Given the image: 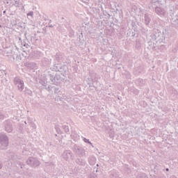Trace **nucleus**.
<instances>
[{
    "instance_id": "nucleus-17",
    "label": "nucleus",
    "mask_w": 178,
    "mask_h": 178,
    "mask_svg": "<svg viewBox=\"0 0 178 178\" xmlns=\"http://www.w3.org/2000/svg\"><path fill=\"white\" fill-rule=\"evenodd\" d=\"M90 178H98V177L97 176V175L92 174L90 175Z\"/></svg>"
},
{
    "instance_id": "nucleus-3",
    "label": "nucleus",
    "mask_w": 178,
    "mask_h": 178,
    "mask_svg": "<svg viewBox=\"0 0 178 178\" xmlns=\"http://www.w3.org/2000/svg\"><path fill=\"white\" fill-rule=\"evenodd\" d=\"M73 151L76 155H78V156H80V158L86 156V149L80 146L75 145L73 147Z\"/></svg>"
},
{
    "instance_id": "nucleus-25",
    "label": "nucleus",
    "mask_w": 178,
    "mask_h": 178,
    "mask_svg": "<svg viewBox=\"0 0 178 178\" xmlns=\"http://www.w3.org/2000/svg\"><path fill=\"white\" fill-rule=\"evenodd\" d=\"M166 172H169V168L165 169Z\"/></svg>"
},
{
    "instance_id": "nucleus-19",
    "label": "nucleus",
    "mask_w": 178,
    "mask_h": 178,
    "mask_svg": "<svg viewBox=\"0 0 178 178\" xmlns=\"http://www.w3.org/2000/svg\"><path fill=\"white\" fill-rule=\"evenodd\" d=\"M83 2L88 5V3H90V0H83Z\"/></svg>"
},
{
    "instance_id": "nucleus-27",
    "label": "nucleus",
    "mask_w": 178,
    "mask_h": 178,
    "mask_svg": "<svg viewBox=\"0 0 178 178\" xmlns=\"http://www.w3.org/2000/svg\"><path fill=\"white\" fill-rule=\"evenodd\" d=\"M42 86H45V82L44 83H42Z\"/></svg>"
},
{
    "instance_id": "nucleus-29",
    "label": "nucleus",
    "mask_w": 178,
    "mask_h": 178,
    "mask_svg": "<svg viewBox=\"0 0 178 178\" xmlns=\"http://www.w3.org/2000/svg\"><path fill=\"white\" fill-rule=\"evenodd\" d=\"M3 13H4V14L6 13V11H3Z\"/></svg>"
},
{
    "instance_id": "nucleus-6",
    "label": "nucleus",
    "mask_w": 178,
    "mask_h": 178,
    "mask_svg": "<svg viewBox=\"0 0 178 178\" xmlns=\"http://www.w3.org/2000/svg\"><path fill=\"white\" fill-rule=\"evenodd\" d=\"M168 14L171 17L175 14L177 13L178 12V5L177 4H170L168 6Z\"/></svg>"
},
{
    "instance_id": "nucleus-26",
    "label": "nucleus",
    "mask_w": 178,
    "mask_h": 178,
    "mask_svg": "<svg viewBox=\"0 0 178 178\" xmlns=\"http://www.w3.org/2000/svg\"><path fill=\"white\" fill-rule=\"evenodd\" d=\"M25 47H26V48H27V47H29V44L25 45Z\"/></svg>"
},
{
    "instance_id": "nucleus-14",
    "label": "nucleus",
    "mask_w": 178,
    "mask_h": 178,
    "mask_svg": "<svg viewBox=\"0 0 178 178\" xmlns=\"http://www.w3.org/2000/svg\"><path fill=\"white\" fill-rule=\"evenodd\" d=\"M83 141H84V143H88V144H90V145H92V143L90 141V140H88L86 138H83Z\"/></svg>"
},
{
    "instance_id": "nucleus-2",
    "label": "nucleus",
    "mask_w": 178,
    "mask_h": 178,
    "mask_svg": "<svg viewBox=\"0 0 178 178\" xmlns=\"http://www.w3.org/2000/svg\"><path fill=\"white\" fill-rule=\"evenodd\" d=\"M149 40L151 42H156V44H161L163 42V35L161 31L156 30V32L152 33L149 36Z\"/></svg>"
},
{
    "instance_id": "nucleus-22",
    "label": "nucleus",
    "mask_w": 178,
    "mask_h": 178,
    "mask_svg": "<svg viewBox=\"0 0 178 178\" xmlns=\"http://www.w3.org/2000/svg\"><path fill=\"white\" fill-rule=\"evenodd\" d=\"M21 165V169H23V168H24V165L19 164Z\"/></svg>"
},
{
    "instance_id": "nucleus-11",
    "label": "nucleus",
    "mask_w": 178,
    "mask_h": 178,
    "mask_svg": "<svg viewBox=\"0 0 178 178\" xmlns=\"http://www.w3.org/2000/svg\"><path fill=\"white\" fill-rule=\"evenodd\" d=\"M144 21L147 26H148V24L151 23V17H149V15L148 14L145 15Z\"/></svg>"
},
{
    "instance_id": "nucleus-1",
    "label": "nucleus",
    "mask_w": 178,
    "mask_h": 178,
    "mask_svg": "<svg viewBox=\"0 0 178 178\" xmlns=\"http://www.w3.org/2000/svg\"><path fill=\"white\" fill-rule=\"evenodd\" d=\"M151 4L153 8L155 9V13L159 16H166V10L165 6L161 0H152Z\"/></svg>"
},
{
    "instance_id": "nucleus-16",
    "label": "nucleus",
    "mask_w": 178,
    "mask_h": 178,
    "mask_svg": "<svg viewBox=\"0 0 178 178\" xmlns=\"http://www.w3.org/2000/svg\"><path fill=\"white\" fill-rule=\"evenodd\" d=\"M60 91L59 88H54L55 94H58Z\"/></svg>"
},
{
    "instance_id": "nucleus-5",
    "label": "nucleus",
    "mask_w": 178,
    "mask_h": 178,
    "mask_svg": "<svg viewBox=\"0 0 178 178\" xmlns=\"http://www.w3.org/2000/svg\"><path fill=\"white\" fill-rule=\"evenodd\" d=\"M26 163L33 168H37L40 165V161L35 157H29L26 161Z\"/></svg>"
},
{
    "instance_id": "nucleus-30",
    "label": "nucleus",
    "mask_w": 178,
    "mask_h": 178,
    "mask_svg": "<svg viewBox=\"0 0 178 178\" xmlns=\"http://www.w3.org/2000/svg\"><path fill=\"white\" fill-rule=\"evenodd\" d=\"M97 166H99V165L97 164Z\"/></svg>"
},
{
    "instance_id": "nucleus-10",
    "label": "nucleus",
    "mask_w": 178,
    "mask_h": 178,
    "mask_svg": "<svg viewBox=\"0 0 178 178\" xmlns=\"http://www.w3.org/2000/svg\"><path fill=\"white\" fill-rule=\"evenodd\" d=\"M5 128L6 131H8V133H12V131L13 130V127H12V124L10 122H7Z\"/></svg>"
},
{
    "instance_id": "nucleus-12",
    "label": "nucleus",
    "mask_w": 178,
    "mask_h": 178,
    "mask_svg": "<svg viewBox=\"0 0 178 178\" xmlns=\"http://www.w3.org/2000/svg\"><path fill=\"white\" fill-rule=\"evenodd\" d=\"M95 161L96 159H95V157H91L90 159H89V163L90 165H95Z\"/></svg>"
},
{
    "instance_id": "nucleus-28",
    "label": "nucleus",
    "mask_w": 178,
    "mask_h": 178,
    "mask_svg": "<svg viewBox=\"0 0 178 178\" xmlns=\"http://www.w3.org/2000/svg\"><path fill=\"white\" fill-rule=\"evenodd\" d=\"M24 123H25V124H27V122L25 121Z\"/></svg>"
},
{
    "instance_id": "nucleus-15",
    "label": "nucleus",
    "mask_w": 178,
    "mask_h": 178,
    "mask_svg": "<svg viewBox=\"0 0 178 178\" xmlns=\"http://www.w3.org/2000/svg\"><path fill=\"white\" fill-rule=\"evenodd\" d=\"M29 16H31V17H33V16H34V12L31 11L29 13H27V17H29Z\"/></svg>"
},
{
    "instance_id": "nucleus-7",
    "label": "nucleus",
    "mask_w": 178,
    "mask_h": 178,
    "mask_svg": "<svg viewBox=\"0 0 178 178\" xmlns=\"http://www.w3.org/2000/svg\"><path fill=\"white\" fill-rule=\"evenodd\" d=\"M49 77L53 84H58V83H60L62 81L60 74H56L54 76L50 74L49 75Z\"/></svg>"
},
{
    "instance_id": "nucleus-18",
    "label": "nucleus",
    "mask_w": 178,
    "mask_h": 178,
    "mask_svg": "<svg viewBox=\"0 0 178 178\" xmlns=\"http://www.w3.org/2000/svg\"><path fill=\"white\" fill-rule=\"evenodd\" d=\"M5 118V115H3V114H1V113H0V120H3V118Z\"/></svg>"
},
{
    "instance_id": "nucleus-24",
    "label": "nucleus",
    "mask_w": 178,
    "mask_h": 178,
    "mask_svg": "<svg viewBox=\"0 0 178 178\" xmlns=\"http://www.w3.org/2000/svg\"><path fill=\"white\" fill-rule=\"evenodd\" d=\"M0 169H2V163H0Z\"/></svg>"
},
{
    "instance_id": "nucleus-13",
    "label": "nucleus",
    "mask_w": 178,
    "mask_h": 178,
    "mask_svg": "<svg viewBox=\"0 0 178 178\" xmlns=\"http://www.w3.org/2000/svg\"><path fill=\"white\" fill-rule=\"evenodd\" d=\"M172 23L178 24V16H175L172 18Z\"/></svg>"
},
{
    "instance_id": "nucleus-23",
    "label": "nucleus",
    "mask_w": 178,
    "mask_h": 178,
    "mask_svg": "<svg viewBox=\"0 0 178 178\" xmlns=\"http://www.w3.org/2000/svg\"><path fill=\"white\" fill-rule=\"evenodd\" d=\"M54 25L50 24V25H49V27H51L52 28V27H54Z\"/></svg>"
},
{
    "instance_id": "nucleus-4",
    "label": "nucleus",
    "mask_w": 178,
    "mask_h": 178,
    "mask_svg": "<svg viewBox=\"0 0 178 178\" xmlns=\"http://www.w3.org/2000/svg\"><path fill=\"white\" fill-rule=\"evenodd\" d=\"M14 84L17 87L19 91L22 92L24 90V81H23L20 78L15 77L14 79Z\"/></svg>"
},
{
    "instance_id": "nucleus-21",
    "label": "nucleus",
    "mask_w": 178,
    "mask_h": 178,
    "mask_svg": "<svg viewBox=\"0 0 178 178\" xmlns=\"http://www.w3.org/2000/svg\"><path fill=\"white\" fill-rule=\"evenodd\" d=\"M66 131H69V128L67 127H65Z\"/></svg>"
},
{
    "instance_id": "nucleus-8",
    "label": "nucleus",
    "mask_w": 178,
    "mask_h": 178,
    "mask_svg": "<svg viewBox=\"0 0 178 178\" xmlns=\"http://www.w3.org/2000/svg\"><path fill=\"white\" fill-rule=\"evenodd\" d=\"M0 144L2 145V147H8V145L9 144V139L8 138V136L5 134H1L0 135Z\"/></svg>"
},
{
    "instance_id": "nucleus-9",
    "label": "nucleus",
    "mask_w": 178,
    "mask_h": 178,
    "mask_svg": "<svg viewBox=\"0 0 178 178\" xmlns=\"http://www.w3.org/2000/svg\"><path fill=\"white\" fill-rule=\"evenodd\" d=\"M62 156L65 161H69V159H74V156H73V152L70 150H65L63 152Z\"/></svg>"
},
{
    "instance_id": "nucleus-20",
    "label": "nucleus",
    "mask_w": 178,
    "mask_h": 178,
    "mask_svg": "<svg viewBox=\"0 0 178 178\" xmlns=\"http://www.w3.org/2000/svg\"><path fill=\"white\" fill-rule=\"evenodd\" d=\"M49 166H51V168H55V164H54V163H49Z\"/></svg>"
}]
</instances>
